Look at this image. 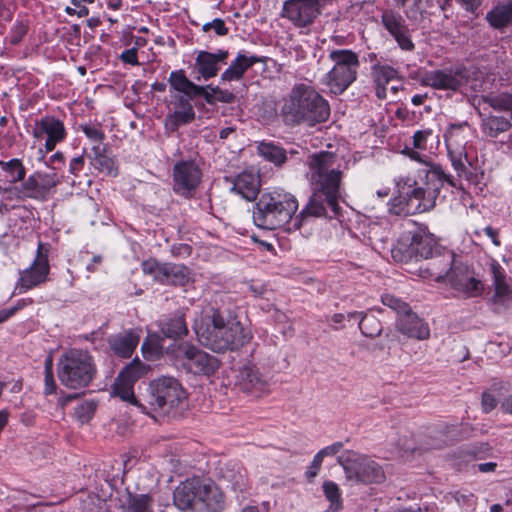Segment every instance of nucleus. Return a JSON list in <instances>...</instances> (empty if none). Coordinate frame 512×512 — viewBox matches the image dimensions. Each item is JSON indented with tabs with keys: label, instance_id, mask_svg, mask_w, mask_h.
<instances>
[{
	"label": "nucleus",
	"instance_id": "1",
	"mask_svg": "<svg viewBox=\"0 0 512 512\" xmlns=\"http://www.w3.org/2000/svg\"><path fill=\"white\" fill-rule=\"evenodd\" d=\"M193 330L199 342L214 352L238 349L247 344L251 336L239 321L225 318L212 307L201 311L194 319Z\"/></svg>",
	"mask_w": 512,
	"mask_h": 512
},
{
	"label": "nucleus",
	"instance_id": "2",
	"mask_svg": "<svg viewBox=\"0 0 512 512\" xmlns=\"http://www.w3.org/2000/svg\"><path fill=\"white\" fill-rule=\"evenodd\" d=\"M330 115V106L314 87L305 83L295 84L281 100L280 116L291 126H315Z\"/></svg>",
	"mask_w": 512,
	"mask_h": 512
},
{
	"label": "nucleus",
	"instance_id": "3",
	"mask_svg": "<svg viewBox=\"0 0 512 512\" xmlns=\"http://www.w3.org/2000/svg\"><path fill=\"white\" fill-rule=\"evenodd\" d=\"M298 201L291 194H263L253 209V221L262 229H284L287 232L301 227L298 215Z\"/></svg>",
	"mask_w": 512,
	"mask_h": 512
},
{
	"label": "nucleus",
	"instance_id": "4",
	"mask_svg": "<svg viewBox=\"0 0 512 512\" xmlns=\"http://www.w3.org/2000/svg\"><path fill=\"white\" fill-rule=\"evenodd\" d=\"M173 499L183 511L222 512L225 507L223 491L213 480L203 477L186 479L175 489Z\"/></svg>",
	"mask_w": 512,
	"mask_h": 512
},
{
	"label": "nucleus",
	"instance_id": "5",
	"mask_svg": "<svg viewBox=\"0 0 512 512\" xmlns=\"http://www.w3.org/2000/svg\"><path fill=\"white\" fill-rule=\"evenodd\" d=\"M406 154L413 160L429 166L425 170L423 186H417L405 192L407 196L406 212L421 213L432 209L444 183L454 186L450 175H446L440 166L430 165L429 157L419 151L406 148Z\"/></svg>",
	"mask_w": 512,
	"mask_h": 512
},
{
	"label": "nucleus",
	"instance_id": "6",
	"mask_svg": "<svg viewBox=\"0 0 512 512\" xmlns=\"http://www.w3.org/2000/svg\"><path fill=\"white\" fill-rule=\"evenodd\" d=\"M307 164L311 189L340 197L343 169L338 156L333 152L321 151L311 154Z\"/></svg>",
	"mask_w": 512,
	"mask_h": 512
},
{
	"label": "nucleus",
	"instance_id": "7",
	"mask_svg": "<svg viewBox=\"0 0 512 512\" xmlns=\"http://www.w3.org/2000/svg\"><path fill=\"white\" fill-rule=\"evenodd\" d=\"M57 368L61 384L70 389L87 387L97 373L92 355L81 349L65 352L59 358Z\"/></svg>",
	"mask_w": 512,
	"mask_h": 512
},
{
	"label": "nucleus",
	"instance_id": "8",
	"mask_svg": "<svg viewBox=\"0 0 512 512\" xmlns=\"http://www.w3.org/2000/svg\"><path fill=\"white\" fill-rule=\"evenodd\" d=\"M187 398L185 389L174 377L162 376L154 379L147 388L144 400L152 411L170 414ZM144 410L146 406L139 404Z\"/></svg>",
	"mask_w": 512,
	"mask_h": 512
},
{
	"label": "nucleus",
	"instance_id": "9",
	"mask_svg": "<svg viewBox=\"0 0 512 512\" xmlns=\"http://www.w3.org/2000/svg\"><path fill=\"white\" fill-rule=\"evenodd\" d=\"M438 252L439 248L434 236L423 227L405 231L391 249L393 259L400 263H407L413 257L434 258Z\"/></svg>",
	"mask_w": 512,
	"mask_h": 512
},
{
	"label": "nucleus",
	"instance_id": "10",
	"mask_svg": "<svg viewBox=\"0 0 512 512\" xmlns=\"http://www.w3.org/2000/svg\"><path fill=\"white\" fill-rule=\"evenodd\" d=\"M328 57L333 66L325 75L324 84L331 93L338 95L356 80L360 66L359 57L354 51L348 49L331 50Z\"/></svg>",
	"mask_w": 512,
	"mask_h": 512
},
{
	"label": "nucleus",
	"instance_id": "11",
	"mask_svg": "<svg viewBox=\"0 0 512 512\" xmlns=\"http://www.w3.org/2000/svg\"><path fill=\"white\" fill-rule=\"evenodd\" d=\"M343 467L346 479L361 483H380L385 479L382 467L368 456L354 451H345L337 458Z\"/></svg>",
	"mask_w": 512,
	"mask_h": 512
},
{
	"label": "nucleus",
	"instance_id": "12",
	"mask_svg": "<svg viewBox=\"0 0 512 512\" xmlns=\"http://www.w3.org/2000/svg\"><path fill=\"white\" fill-rule=\"evenodd\" d=\"M382 303L397 313L396 326L399 332L417 340H426L430 337L428 324L413 313L407 303L390 294L382 296Z\"/></svg>",
	"mask_w": 512,
	"mask_h": 512
},
{
	"label": "nucleus",
	"instance_id": "13",
	"mask_svg": "<svg viewBox=\"0 0 512 512\" xmlns=\"http://www.w3.org/2000/svg\"><path fill=\"white\" fill-rule=\"evenodd\" d=\"M411 77L422 86L447 92H457L468 82V72L464 67L419 70Z\"/></svg>",
	"mask_w": 512,
	"mask_h": 512
},
{
	"label": "nucleus",
	"instance_id": "14",
	"mask_svg": "<svg viewBox=\"0 0 512 512\" xmlns=\"http://www.w3.org/2000/svg\"><path fill=\"white\" fill-rule=\"evenodd\" d=\"M48 255L49 245L39 242L33 262L28 268L19 272L16 289L20 293L47 282L50 272Z\"/></svg>",
	"mask_w": 512,
	"mask_h": 512
},
{
	"label": "nucleus",
	"instance_id": "15",
	"mask_svg": "<svg viewBox=\"0 0 512 512\" xmlns=\"http://www.w3.org/2000/svg\"><path fill=\"white\" fill-rule=\"evenodd\" d=\"M445 283L450 285L457 297L464 299L478 297L484 290L482 282L461 258L454 263V268L448 274Z\"/></svg>",
	"mask_w": 512,
	"mask_h": 512
},
{
	"label": "nucleus",
	"instance_id": "16",
	"mask_svg": "<svg viewBox=\"0 0 512 512\" xmlns=\"http://www.w3.org/2000/svg\"><path fill=\"white\" fill-rule=\"evenodd\" d=\"M178 354L185 360L187 369L194 374L211 375L219 367L216 357L187 342L178 346Z\"/></svg>",
	"mask_w": 512,
	"mask_h": 512
},
{
	"label": "nucleus",
	"instance_id": "17",
	"mask_svg": "<svg viewBox=\"0 0 512 512\" xmlns=\"http://www.w3.org/2000/svg\"><path fill=\"white\" fill-rule=\"evenodd\" d=\"M150 367L143 364L139 359H134L118 375L114 384V393L122 400L133 405H138L133 391L134 383L142 376L146 375Z\"/></svg>",
	"mask_w": 512,
	"mask_h": 512
},
{
	"label": "nucleus",
	"instance_id": "18",
	"mask_svg": "<svg viewBox=\"0 0 512 512\" xmlns=\"http://www.w3.org/2000/svg\"><path fill=\"white\" fill-rule=\"evenodd\" d=\"M339 197L312 189V195L306 206L298 215L301 225L309 217H332L338 213Z\"/></svg>",
	"mask_w": 512,
	"mask_h": 512
},
{
	"label": "nucleus",
	"instance_id": "19",
	"mask_svg": "<svg viewBox=\"0 0 512 512\" xmlns=\"http://www.w3.org/2000/svg\"><path fill=\"white\" fill-rule=\"evenodd\" d=\"M60 182L54 171H36L23 182L21 193L25 197L45 200Z\"/></svg>",
	"mask_w": 512,
	"mask_h": 512
},
{
	"label": "nucleus",
	"instance_id": "20",
	"mask_svg": "<svg viewBox=\"0 0 512 512\" xmlns=\"http://www.w3.org/2000/svg\"><path fill=\"white\" fill-rule=\"evenodd\" d=\"M202 172L194 161H180L173 168V188L180 195H190L200 184Z\"/></svg>",
	"mask_w": 512,
	"mask_h": 512
},
{
	"label": "nucleus",
	"instance_id": "21",
	"mask_svg": "<svg viewBox=\"0 0 512 512\" xmlns=\"http://www.w3.org/2000/svg\"><path fill=\"white\" fill-rule=\"evenodd\" d=\"M36 139H42L47 135L45 148L48 152L53 151L58 142L65 138L66 131L64 124L53 116H46L36 121L32 131Z\"/></svg>",
	"mask_w": 512,
	"mask_h": 512
},
{
	"label": "nucleus",
	"instance_id": "22",
	"mask_svg": "<svg viewBox=\"0 0 512 512\" xmlns=\"http://www.w3.org/2000/svg\"><path fill=\"white\" fill-rule=\"evenodd\" d=\"M381 21L402 50L412 51L414 49L415 46L410 38L409 29L399 13L393 10H386L381 16Z\"/></svg>",
	"mask_w": 512,
	"mask_h": 512
},
{
	"label": "nucleus",
	"instance_id": "23",
	"mask_svg": "<svg viewBox=\"0 0 512 512\" xmlns=\"http://www.w3.org/2000/svg\"><path fill=\"white\" fill-rule=\"evenodd\" d=\"M494 294L492 302L496 310H506L512 306V288L510 287L504 269L497 262L491 264Z\"/></svg>",
	"mask_w": 512,
	"mask_h": 512
},
{
	"label": "nucleus",
	"instance_id": "24",
	"mask_svg": "<svg viewBox=\"0 0 512 512\" xmlns=\"http://www.w3.org/2000/svg\"><path fill=\"white\" fill-rule=\"evenodd\" d=\"M229 53L227 50L219 49L215 53L199 51L195 58L194 68L205 80L215 77L221 65L226 64Z\"/></svg>",
	"mask_w": 512,
	"mask_h": 512
},
{
	"label": "nucleus",
	"instance_id": "25",
	"mask_svg": "<svg viewBox=\"0 0 512 512\" xmlns=\"http://www.w3.org/2000/svg\"><path fill=\"white\" fill-rule=\"evenodd\" d=\"M236 386L243 392L260 396L268 390L266 379L254 366H244L237 375Z\"/></svg>",
	"mask_w": 512,
	"mask_h": 512
},
{
	"label": "nucleus",
	"instance_id": "26",
	"mask_svg": "<svg viewBox=\"0 0 512 512\" xmlns=\"http://www.w3.org/2000/svg\"><path fill=\"white\" fill-rule=\"evenodd\" d=\"M432 262L425 269H421L422 277H433L436 282L442 283L448 277V274L454 268L460 257L456 256L452 251H445L442 254L434 256Z\"/></svg>",
	"mask_w": 512,
	"mask_h": 512
},
{
	"label": "nucleus",
	"instance_id": "27",
	"mask_svg": "<svg viewBox=\"0 0 512 512\" xmlns=\"http://www.w3.org/2000/svg\"><path fill=\"white\" fill-rule=\"evenodd\" d=\"M140 337L134 330L111 335L108 339L110 349L115 355L130 358L139 343Z\"/></svg>",
	"mask_w": 512,
	"mask_h": 512
},
{
	"label": "nucleus",
	"instance_id": "28",
	"mask_svg": "<svg viewBox=\"0 0 512 512\" xmlns=\"http://www.w3.org/2000/svg\"><path fill=\"white\" fill-rule=\"evenodd\" d=\"M397 69L387 64H375L371 73L375 85V94L378 99H388V87L396 81Z\"/></svg>",
	"mask_w": 512,
	"mask_h": 512
},
{
	"label": "nucleus",
	"instance_id": "29",
	"mask_svg": "<svg viewBox=\"0 0 512 512\" xmlns=\"http://www.w3.org/2000/svg\"><path fill=\"white\" fill-rule=\"evenodd\" d=\"M471 131L467 122L451 124L445 133V143L448 153L466 152V144Z\"/></svg>",
	"mask_w": 512,
	"mask_h": 512
},
{
	"label": "nucleus",
	"instance_id": "30",
	"mask_svg": "<svg viewBox=\"0 0 512 512\" xmlns=\"http://www.w3.org/2000/svg\"><path fill=\"white\" fill-rule=\"evenodd\" d=\"M258 62H261V59L257 56H247L244 53H238L228 68L221 74V81L232 82L241 80L245 72Z\"/></svg>",
	"mask_w": 512,
	"mask_h": 512
},
{
	"label": "nucleus",
	"instance_id": "31",
	"mask_svg": "<svg viewBox=\"0 0 512 512\" xmlns=\"http://www.w3.org/2000/svg\"><path fill=\"white\" fill-rule=\"evenodd\" d=\"M260 179L252 172H242L234 180L231 191L246 200H254L259 192Z\"/></svg>",
	"mask_w": 512,
	"mask_h": 512
},
{
	"label": "nucleus",
	"instance_id": "32",
	"mask_svg": "<svg viewBox=\"0 0 512 512\" xmlns=\"http://www.w3.org/2000/svg\"><path fill=\"white\" fill-rule=\"evenodd\" d=\"M169 83L173 89L186 95L189 98H194L203 92V86H198L190 81L183 70H177L170 73Z\"/></svg>",
	"mask_w": 512,
	"mask_h": 512
},
{
	"label": "nucleus",
	"instance_id": "33",
	"mask_svg": "<svg viewBox=\"0 0 512 512\" xmlns=\"http://www.w3.org/2000/svg\"><path fill=\"white\" fill-rule=\"evenodd\" d=\"M160 282L173 285H184L189 280L187 267L178 264H162Z\"/></svg>",
	"mask_w": 512,
	"mask_h": 512
},
{
	"label": "nucleus",
	"instance_id": "34",
	"mask_svg": "<svg viewBox=\"0 0 512 512\" xmlns=\"http://www.w3.org/2000/svg\"><path fill=\"white\" fill-rule=\"evenodd\" d=\"M486 19L494 28L500 29L512 21V0L499 3L486 15Z\"/></svg>",
	"mask_w": 512,
	"mask_h": 512
},
{
	"label": "nucleus",
	"instance_id": "35",
	"mask_svg": "<svg viewBox=\"0 0 512 512\" xmlns=\"http://www.w3.org/2000/svg\"><path fill=\"white\" fill-rule=\"evenodd\" d=\"M162 334L171 339H178L188 334V328L182 314H176L170 319H166L159 324Z\"/></svg>",
	"mask_w": 512,
	"mask_h": 512
},
{
	"label": "nucleus",
	"instance_id": "36",
	"mask_svg": "<svg viewBox=\"0 0 512 512\" xmlns=\"http://www.w3.org/2000/svg\"><path fill=\"white\" fill-rule=\"evenodd\" d=\"M154 500L149 494L128 493L122 512H154Z\"/></svg>",
	"mask_w": 512,
	"mask_h": 512
},
{
	"label": "nucleus",
	"instance_id": "37",
	"mask_svg": "<svg viewBox=\"0 0 512 512\" xmlns=\"http://www.w3.org/2000/svg\"><path fill=\"white\" fill-rule=\"evenodd\" d=\"M360 317L359 328L363 335L366 337L374 338L381 334L382 332V324L381 322L372 314H364L359 312H351L348 314V319Z\"/></svg>",
	"mask_w": 512,
	"mask_h": 512
},
{
	"label": "nucleus",
	"instance_id": "38",
	"mask_svg": "<svg viewBox=\"0 0 512 512\" xmlns=\"http://www.w3.org/2000/svg\"><path fill=\"white\" fill-rule=\"evenodd\" d=\"M195 119V111L193 107L186 109H175L165 118V127L167 130L173 132L180 126L191 123Z\"/></svg>",
	"mask_w": 512,
	"mask_h": 512
},
{
	"label": "nucleus",
	"instance_id": "39",
	"mask_svg": "<svg viewBox=\"0 0 512 512\" xmlns=\"http://www.w3.org/2000/svg\"><path fill=\"white\" fill-rule=\"evenodd\" d=\"M92 151L94 153L93 164L95 168L107 175L116 176L117 167L114 158L105 154L104 149L100 146H93Z\"/></svg>",
	"mask_w": 512,
	"mask_h": 512
},
{
	"label": "nucleus",
	"instance_id": "40",
	"mask_svg": "<svg viewBox=\"0 0 512 512\" xmlns=\"http://www.w3.org/2000/svg\"><path fill=\"white\" fill-rule=\"evenodd\" d=\"M199 96H202L210 105L216 102L230 104L235 100V95L229 90L212 85L203 86V92H200Z\"/></svg>",
	"mask_w": 512,
	"mask_h": 512
},
{
	"label": "nucleus",
	"instance_id": "41",
	"mask_svg": "<svg viewBox=\"0 0 512 512\" xmlns=\"http://www.w3.org/2000/svg\"><path fill=\"white\" fill-rule=\"evenodd\" d=\"M258 152L266 160L271 161L276 165H281L286 161L285 150L271 142H261L258 145Z\"/></svg>",
	"mask_w": 512,
	"mask_h": 512
},
{
	"label": "nucleus",
	"instance_id": "42",
	"mask_svg": "<svg viewBox=\"0 0 512 512\" xmlns=\"http://www.w3.org/2000/svg\"><path fill=\"white\" fill-rule=\"evenodd\" d=\"M511 123L507 118L490 116L483 121V131L490 137H497L500 133L510 129Z\"/></svg>",
	"mask_w": 512,
	"mask_h": 512
},
{
	"label": "nucleus",
	"instance_id": "43",
	"mask_svg": "<svg viewBox=\"0 0 512 512\" xmlns=\"http://www.w3.org/2000/svg\"><path fill=\"white\" fill-rule=\"evenodd\" d=\"M222 478L231 484L234 491H243L247 487V477L245 472L238 468H226L222 470Z\"/></svg>",
	"mask_w": 512,
	"mask_h": 512
},
{
	"label": "nucleus",
	"instance_id": "44",
	"mask_svg": "<svg viewBox=\"0 0 512 512\" xmlns=\"http://www.w3.org/2000/svg\"><path fill=\"white\" fill-rule=\"evenodd\" d=\"M162 339L156 335H148L141 346L142 353L146 359L154 360L162 354Z\"/></svg>",
	"mask_w": 512,
	"mask_h": 512
},
{
	"label": "nucleus",
	"instance_id": "45",
	"mask_svg": "<svg viewBox=\"0 0 512 512\" xmlns=\"http://www.w3.org/2000/svg\"><path fill=\"white\" fill-rule=\"evenodd\" d=\"M97 404L93 400H87L75 407V416L82 423H88L96 411Z\"/></svg>",
	"mask_w": 512,
	"mask_h": 512
},
{
	"label": "nucleus",
	"instance_id": "46",
	"mask_svg": "<svg viewBox=\"0 0 512 512\" xmlns=\"http://www.w3.org/2000/svg\"><path fill=\"white\" fill-rule=\"evenodd\" d=\"M0 165L10 174V182L15 183L24 179L25 168L18 159H12L9 162H0Z\"/></svg>",
	"mask_w": 512,
	"mask_h": 512
},
{
	"label": "nucleus",
	"instance_id": "47",
	"mask_svg": "<svg viewBox=\"0 0 512 512\" xmlns=\"http://www.w3.org/2000/svg\"><path fill=\"white\" fill-rule=\"evenodd\" d=\"M489 104L496 110L512 111V94L501 93L489 98Z\"/></svg>",
	"mask_w": 512,
	"mask_h": 512
},
{
	"label": "nucleus",
	"instance_id": "48",
	"mask_svg": "<svg viewBox=\"0 0 512 512\" xmlns=\"http://www.w3.org/2000/svg\"><path fill=\"white\" fill-rule=\"evenodd\" d=\"M81 130L90 141L97 144L96 146H100L105 138L104 132L98 126L88 124L81 125Z\"/></svg>",
	"mask_w": 512,
	"mask_h": 512
},
{
	"label": "nucleus",
	"instance_id": "49",
	"mask_svg": "<svg viewBox=\"0 0 512 512\" xmlns=\"http://www.w3.org/2000/svg\"><path fill=\"white\" fill-rule=\"evenodd\" d=\"M448 154L450 156L452 165H453L455 171L457 172L458 176H460V177L466 176L467 175V167H466L467 154H466V152H460L459 155L454 154V153H448Z\"/></svg>",
	"mask_w": 512,
	"mask_h": 512
},
{
	"label": "nucleus",
	"instance_id": "50",
	"mask_svg": "<svg viewBox=\"0 0 512 512\" xmlns=\"http://www.w3.org/2000/svg\"><path fill=\"white\" fill-rule=\"evenodd\" d=\"M202 30L205 32L214 30L218 36H224L228 33V28L225 26V22L220 18H215L211 22L204 24Z\"/></svg>",
	"mask_w": 512,
	"mask_h": 512
},
{
	"label": "nucleus",
	"instance_id": "51",
	"mask_svg": "<svg viewBox=\"0 0 512 512\" xmlns=\"http://www.w3.org/2000/svg\"><path fill=\"white\" fill-rule=\"evenodd\" d=\"M431 0H414L413 6L406 11V15L410 19H416L418 15L422 14L429 6Z\"/></svg>",
	"mask_w": 512,
	"mask_h": 512
},
{
	"label": "nucleus",
	"instance_id": "52",
	"mask_svg": "<svg viewBox=\"0 0 512 512\" xmlns=\"http://www.w3.org/2000/svg\"><path fill=\"white\" fill-rule=\"evenodd\" d=\"M432 136L431 130H419L414 133L413 145L416 149L425 150L428 138Z\"/></svg>",
	"mask_w": 512,
	"mask_h": 512
},
{
	"label": "nucleus",
	"instance_id": "53",
	"mask_svg": "<svg viewBox=\"0 0 512 512\" xmlns=\"http://www.w3.org/2000/svg\"><path fill=\"white\" fill-rule=\"evenodd\" d=\"M142 270L145 274L153 275V277L160 281V269L162 264L157 263L155 260H146L142 263Z\"/></svg>",
	"mask_w": 512,
	"mask_h": 512
},
{
	"label": "nucleus",
	"instance_id": "54",
	"mask_svg": "<svg viewBox=\"0 0 512 512\" xmlns=\"http://www.w3.org/2000/svg\"><path fill=\"white\" fill-rule=\"evenodd\" d=\"M322 462H323V459L319 455L316 454L305 473L308 481L311 482L317 476V474L321 468Z\"/></svg>",
	"mask_w": 512,
	"mask_h": 512
},
{
	"label": "nucleus",
	"instance_id": "55",
	"mask_svg": "<svg viewBox=\"0 0 512 512\" xmlns=\"http://www.w3.org/2000/svg\"><path fill=\"white\" fill-rule=\"evenodd\" d=\"M343 447L342 442H335L329 446L324 447L321 449L317 455H319L322 459L327 456H334L336 455Z\"/></svg>",
	"mask_w": 512,
	"mask_h": 512
},
{
	"label": "nucleus",
	"instance_id": "56",
	"mask_svg": "<svg viewBox=\"0 0 512 512\" xmlns=\"http://www.w3.org/2000/svg\"><path fill=\"white\" fill-rule=\"evenodd\" d=\"M27 33V27L23 23H18L13 27L11 43L18 44Z\"/></svg>",
	"mask_w": 512,
	"mask_h": 512
},
{
	"label": "nucleus",
	"instance_id": "57",
	"mask_svg": "<svg viewBox=\"0 0 512 512\" xmlns=\"http://www.w3.org/2000/svg\"><path fill=\"white\" fill-rule=\"evenodd\" d=\"M57 385L53 374L44 375V394L51 395L56 393Z\"/></svg>",
	"mask_w": 512,
	"mask_h": 512
},
{
	"label": "nucleus",
	"instance_id": "58",
	"mask_svg": "<svg viewBox=\"0 0 512 512\" xmlns=\"http://www.w3.org/2000/svg\"><path fill=\"white\" fill-rule=\"evenodd\" d=\"M467 12L475 14L481 5V0H456Z\"/></svg>",
	"mask_w": 512,
	"mask_h": 512
},
{
	"label": "nucleus",
	"instance_id": "59",
	"mask_svg": "<svg viewBox=\"0 0 512 512\" xmlns=\"http://www.w3.org/2000/svg\"><path fill=\"white\" fill-rule=\"evenodd\" d=\"M496 399L488 393L483 394L482 396V408L483 411L488 413L496 407Z\"/></svg>",
	"mask_w": 512,
	"mask_h": 512
},
{
	"label": "nucleus",
	"instance_id": "60",
	"mask_svg": "<svg viewBox=\"0 0 512 512\" xmlns=\"http://www.w3.org/2000/svg\"><path fill=\"white\" fill-rule=\"evenodd\" d=\"M121 59L123 62L136 65L138 64L137 52L135 49H127L122 52Z\"/></svg>",
	"mask_w": 512,
	"mask_h": 512
},
{
	"label": "nucleus",
	"instance_id": "61",
	"mask_svg": "<svg viewBox=\"0 0 512 512\" xmlns=\"http://www.w3.org/2000/svg\"><path fill=\"white\" fill-rule=\"evenodd\" d=\"M84 166V157L77 156L70 161L69 171L70 173L77 175Z\"/></svg>",
	"mask_w": 512,
	"mask_h": 512
},
{
	"label": "nucleus",
	"instance_id": "62",
	"mask_svg": "<svg viewBox=\"0 0 512 512\" xmlns=\"http://www.w3.org/2000/svg\"><path fill=\"white\" fill-rule=\"evenodd\" d=\"M403 89V84L399 72L397 71L396 81H393L388 87V98L395 97L400 90Z\"/></svg>",
	"mask_w": 512,
	"mask_h": 512
},
{
	"label": "nucleus",
	"instance_id": "63",
	"mask_svg": "<svg viewBox=\"0 0 512 512\" xmlns=\"http://www.w3.org/2000/svg\"><path fill=\"white\" fill-rule=\"evenodd\" d=\"M192 98L187 97L186 95H178L175 98V107L176 109H186L187 107H193L190 103Z\"/></svg>",
	"mask_w": 512,
	"mask_h": 512
},
{
	"label": "nucleus",
	"instance_id": "64",
	"mask_svg": "<svg viewBox=\"0 0 512 512\" xmlns=\"http://www.w3.org/2000/svg\"><path fill=\"white\" fill-rule=\"evenodd\" d=\"M484 232L492 240L495 246H500L498 232L495 229H493L491 226H487L484 228Z\"/></svg>",
	"mask_w": 512,
	"mask_h": 512
}]
</instances>
